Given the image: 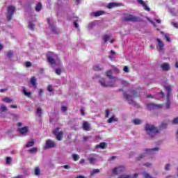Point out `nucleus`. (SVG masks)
<instances>
[{
	"label": "nucleus",
	"mask_w": 178,
	"mask_h": 178,
	"mask_svg": "<svg viewBox=\"0 0 178 178\" xmlns=\"http://www.w3.org/2000/svg\"><path fill=\"white\" fill-rule=\"evenodd\" d=\"M7 56L8 58L12 57L13 56V52L12 51H8Z\"/></svg>",
	"instance_id": "obj_55"
},
{
	"label": "nucleus",
	"mask_w": 178,
	"mask_h": 178,
	"mask_svg": "<svg viewBox=\"0 0 178 178\" xmlns=\"http://www.w3.org/2000/svg\"><path fill=\"white\" fill-rule=\"evenodd\" d=\"M143 158H145V154H140L139 156L136 157V160L137 161H141Z\"/></svg>",
	"instance_id": "obj_40"
},
{
	"label": "nucleus",
	"mask_w": 178,
	"mask_h": 178,
	"mask_svg": "<svg viewBox=\"0 0 178 178\" xmlns=\"http://www.w3.org/2000/svg\"><path fill=\"white\" fill-rule=\"evenodd\" d=\"M47 59L50 65H53L56 64V61L54 59V55H47Z\"/></svg>",
	"instance_id": "obj_14"
},
{
	"label": "nucleus",
	"mask_w": 178,
	"mask_h": 178,
	"mask_svg": "<svg viewBox=\"0 0 178 178\" xmlns=\"http://www.w3.org/2000/svg\"><path fill=\"white\" fill-rule=\"evenodd\" d=\"M26 67H30L31 66V63L30 61H28L25 64Z\"/></svg>",
	"instance_id": "obj_52"
},
{
	"label": "nucleus",
	"mask_w": 178,
	"mask_h": 178,
	"mask_svg": "<svg viewBox=\"0 0 178 178\" xmlns=\"http://www.w3.org/2000/svg\"><path fill=\"white\" fill-rule=\"evenodd\" d=\"M74 26L76 29H78L79 27V25L78 24V21H74Z\"/></svg>",
	"instance_id": "obj_50"
},
{
	"label": "nucleus",
	"mask_w": 178,
	"mask_h": 178,
	"mask_svg": "<svg viewBox=\"0 0 178 178\" xmlns=\"http://www.w3.org/2000/svg\"><path fill=\"white\" fill-rule=\"evenodd\" d=\"M51 20H52V19H51V18L47 19V22L49 23V29L52 31L53 33H54L55 34H57L56 28H55L54 25L51 24Z\"/></svg>",
	"instance_id": "obj_13"
},
{
	"label": "nucleus",
	"mask_w": 178,
	"mask_h": 178,
	"mask_svg": "<svg viewBox=\"0 0 178 178\" xmlns=\"http://www.w3.org/2000/svg\"><path fill=\"white\" fill-rule=\"evenodd\" d=\"M80 112H81V116H85V112L83 111V109H81Z\"/></svg>",
	"instance_id": "obj_62"
},
{
	"label": "nucleus",
	"mask_w": 178,
	"mask_h": 178,
	"mask_svg": "<svg viewBox=\"0 0 178 178\" xmlns=\"http://www.w3.org/2000/svg\"><path fill=\"white\" fill-rule=\"evenodd\" d=\"M90 138V136H84L83 137V141H88V139Z\"/></svg>",
	"instance_id": "obj_59"
},
{
	"label": "nucleus",
	"mask_w": 178,
	"mask_h": 178,
	"mask_svg": "<svg viewBox=\"0 0 178 178\" xmlns=\"http://www.w3.org/2000/svg\"><path fill=\"white\" fill-rule=\"evenodd\" d=\"M10 108H17V105H10Z\"/></svg>",
	"instance_id": "obj_61"
},
{
	"label": "nucleus",
	"mask_w": 178,
	"mask_h": 178,
	"mask_svg": "<svg viewBox=\"0 0 178 178\" xmlns=\"http://www.w3.org/2000/svg\"><path fill=\"white\" fill-rule=\"evenodd\" d=\"M97 148H102V149H104L106 147V143H99V145H97L96 146Z\"/></svg>",
	"instance_id": "obj_28"
},
{
	"label": "nucleus",
	"mask_w": 178,
	"mask_h": 178,
	"mask_svg": "<svg viewBox=\"0 0 178 178\" xmlns=\"http://www.w3.org/2000/svg\"><path fill=\"white\" fill-rule=\"evenodd\" d=\"M122 84L125 86H129V83L124 80L122 81Z\"/></svg>",
	"instance_id": "obj_51"
},
{
	"label": "nucleus",
	"mask_w": 178,
	"mask_h": 178,
	"mask_svg": "<svg viewBox=\"0 0 178 178\" xmlns=\"http://www.w3.org/2000/svg\"><path fill=\"white\" fill-rule=\"evenodd\" d=\"M76 178H86V177L83 175H78V177H76Z\"/></svg>",
	"instance_id": "obj_64"
},
{
	"label": "nucleus",
	"mask_w": 178,
	"mask_h": 178,
	"mask_svg": "<svg viewBox=\"0 0 178 178\" xmlns=\"http://www.w3.org/2000/svg\"><path fill=\"white\" fill-rule=\"evenodd\" d=\"M120 6V4L118 3H110L107 6V8H108V9H113L114 8L119 7Z\"/></svg>",
	"instance_id": "obj_19"
},
{
	"label": "nucleus",
	"mask_w": 178,
	"mask_h": 178,
	"mask_svg": "<svg viewBox=\"0 0 178 178\" xmlns=\"http://www.w3.org/2000/svg\"><path fill=\"white\" fill-rule=\"evenodd\" d=\"M160 67L162 69V71L168 72L170 70V65L168 63H164L160 65Z\"/></svg>",
	"instance_id": "obj_9"
},
{
	"label": "nucleus",
	"mask_w": 178,
	"mask_h": 178,
	"mask_svg": "<svg viewBox=\"0 0 178 178\" xmlns=\"http://www.w3.org/2000/svg\"><path fill=\"white\" fill-rule=\"evenodd\" d=\"M6 163L10 164L12 163V159L10 156L6 158Z\"/></svg>",
	"instance_id": "obj_37"
},
{
	"label": "nucleus",
	"mask_w": 178,
	"mask_h": 178,
	"mask_svg": "<svg viewBox=\"0 0 178 178\" xmlns=\"http://www.w3.org/2000/svg\"><path fill=\"white\" fill-rule=\"evenodd\" d=\"M123 71H124L126 73H129V67L124 66V67H123Z\"/></svg>",
	"instance_id": "obj_48"
},
{
	"label": "nucleus",
	"mask_w": 178,
	"mask_h": 178,
	"mask_svg": "<svg viewBox=\"0 0 178 178\" xmlns=\"http://www.w3.org/2000/svg\"><path fill=\"white\" fill-rule=\"evenodd\" d=\"M31 84L32 85V86H33V88L35 89H36L38 88V83H36V78L35 76H33L31 79Z\"/></svg>",
	"instance_id": "obj_18"
},
{
	"label": "nucleus",
	"mask_w": 178,
	"mask_h": 178,
	"mask_svg": "<svg viewBox=\"0 0 178 178\" xmlns=\"http://www.w3.org/2000/svg\"><path fill=\"white\" fill-rule=\"evenodd\" d=\"M138 176V174H134V177H132L131 175H120V177L118 178H137Z\"/></svg>",
	"instance_id": "obj_21"
},
{
	"label": "nucleus",
	"mask_w": 178,
	"mask_h": 178,
	"mask_svg": "<svg viewBox=\"0 0 178 178\" xmlns=\"http://www.w3.org/2000/svg\"><path fill=\"white\" fill-rule=\"evenodd\" d=\"M172 124H175V125H178V117L175 118L172 121Z\"/></svg>",
	"instance_id": "obj_45"
},
{
	"label": "nucleus",
	"mask_w": 178,
	"mask_h": 178,
	"mask_svg": "<svg viewBox=\"0 0 178 178\" xmlns=\"http://www.w3.org/2000/svg\"><path fill=\"white\" fill-rule=\"evenodd\" d=\"M2 101L6 103L13 102V99H11L10 97H5L4 99H2Z\"/></svg>",
	"instance_id": "obj_32"
},
{
	"label": "nucleus",
	"mask_w": 178,
	"mask_h": 178,
	"mask_svg": "<svg viewBox=\"0 0 178 178\" xmlns=\"http://www.w3.org/2000/svg\"><path fill=\"white\" fill-rule=\"evenodd\" d=\"M72 158L74 161H77L79 160V156H78V154H72Z\"/></svg>",
	"instance_id": "obj_39"
},
{
	"label": "nucleus",
	"mask_w": 178,
	"mask_h": 178,
	"mask_svg": "<svg viewBox=\"0 0 178 178\" xmlns=\"http://www.w3.org/2000/svg\"><path fill=\"white\" fill-rule=\"evenodd\" d=\"M55 147H56V144L51 140L49 139L46 141V145H44V149H51Z\"/></svg>",
	"instance_id": "obj_8"
},
{
	"label": "nucleus",
	"mask_w": 178,
	"mask_h": 178,
	"mask_svg": "<svg viewBox=\"0 0 178 178\" xmlns=\"http://www.w3.org/2000/svg\"><path fill=\"white\" fill-rule=\"evenodd\" d=\"M133 123L135 125H140V124H142V120L135 119V120H133Z\"/></svg>",
	"instance_id": "obj_30"
},
{
	"label": "nucleus",
	"mask_w": 178,
	"mask_h": 178,
	"mask_svg": "<svg viewBox=\"0 0 178 178\" xmlns=\"http://www.w3.org/2000/svg\"><path fill=\"white\" fill-rule=\"evenodd\" d=\"M136 1H138V3L143 7L144 10H146V11H150L151 10L149 6H147V5L145 3V2L144 1H143V0H136Z\"/></svg>",
	"instance_id": "obj_11"
},
{
	"label": "nucleus",
	"mask_w": 178,
	"mask_h": 178,
	"mask_svg": "<svg viewBox=\"0 0 178 178\" xmlns=\"http://www.w3.org/2000/svg\"><path fill=\"white\" fill-rule=\"evenodd\" d=\"M172 25H174V26H175V29H178V23H177V22H173V23H172Z\"/></svg>",
	"instance_id": "obj_60"
},
{
	"label": "nucleus",
	"mask_w": 178,
	"mask_h": 178,
	"mask_svg": "<svg viewBox=\"0 0 178 178\" xmlns=\"http://www.w3.org/2000/svg\"><path fill=\"white\" fill-rule=\"evenodd\" d=\"M37 114H38V116L40 118L42 117V108L40 107L37 108V111H36Z\"/></svg>",
	"instance_id": "obj_34"
},
{
	"label": "nucleus",
	"mask_w": 178,
	"mask_h": 178,
	"mask_svg": "<svg viewBox=\"0 0 178 178\" xmlns=\"http://www.w3.org/2000/svg\"><path fill=\"white\" fill-rule=\"evenodd\" d=\"M138 21V18L131 14H126L123 17V22H137Z\"/></svg>",
	"instance_id": "obj_4"
},
{
	"label": "nucleus",
	"mask_w": 178,
	"mask_h": 178,
	"mask_svg": "<svg viewBox=\"0 0 178 178\" xmlns=\"http://www.w3.org/2000/svg\"><path fill=\"white\" fill-rule=\"evenodd\" d=\"M89 163H90L91 164H94V161H95L96 159L93 158V157H90L88 159Z\"/></svg>",
	"instance_id": "obj_46"
},
{
	"label": "nucleus",
	"mask_w": 178,
	"mask_h": 178,
	"mask_svg": "<svg viewBox=\"0 0 178 178\" xmlns=\"http://www.w3.org/2000/svg\"><path fill=\"white\" fill-rule=\"evenodd\" d=\"M105 74L107 76V78H108L110 80L119 81V79H118L116 76H113V75H112L111 70L107 71L106 72H105Z\"/></svg>",
	"instance_id": "obj_10"
},
{
	"label": "nucleus",
	"mask_w": 178,
	"mask_h": 178,
	"mask_svg": "<svg viewBox=\"0 0 178 178\" xmlns=\"http://www.w3.org/2000/svg\"><path fill=\"white\" fill-rule=\"evenodd\" d=\"M43 92H44V90L42 89H40V90H39V95L40 96L43 95Z\"/></svg>",
	"instance_id": "obj_58"
},
{
	"label": "nucleus",
	"mask_w": 178,
	"mask_h": 178,
	"mask_svg": "<svg viewBox=\"0 0 178 178\" xmlns=\"http://www.w3.org/2000/svg\"><path fill=\"white\" fill-rule=\"evenodd\" d=\"M47 91H49V92H51L52 91H54V88H52L51 85L47 86Z\"/></svg>",
	"instance_id": "obj_47"
},
{
	"label": "nucleus",
	"mask_w": 178,
	"mask_h": 178,
	"mask_svg": "<svg viewBox=\"0 0 178 178\" xmlns=\"http://www.w3.org/2000/svg\"><path fill=\"white\" fill-rule=\"evenodd\" d=\"M156 41H157V43H158L159 47V50L163 51L164 44H163V41L159 38H157Z\"/></svg>",
	"instance_id": "obj_17"
},
{
	"label": "nucleus",
	"mask_w": 178,
	"mask_h": 178,
	"mask_svg": "<svg viewBox=\"0 0 178 178\" xmlns=\"http://www.w3.org/2000/svg\"><path fill=\"white\" fill-rule=\"evenodd\" d=\"M18 132L20 133L21 136H25L29 132L28 127L18 129Z\"/></svg>",
	"instance_id": "obj_12"
},
{
	"label": "nucleus",
	"mask_w": 178,
	"mask_h": 178,
	"mask_svg": "<svg viewBox=\"0 0 178 178\" xmlns=\"http://www.w3.org/2000/svg\"><path fill=\"white\" fill-rule=\"evenodd\" d=\"M83 129L85 131H90V124L88 122H83Z\"/></svg>",
	"instance_id": "obj_16"
},
{
	"label": "nucleus",
	"mask_w": 178,
	"mask_h": 178,
	"mask_svg": "<svg viewBox=\"0 0 178 178\" xmlns=\"http://www.w3.org/2000/svg\"><path fill=\"white\" fill-rule=\"evenodd\" d=\"M63 168H65V170H70V166L69 165H63Z\"/></svg>",
	"instance_id": "obj_57"
},
{
	"label": "nucleus",
	"mask_w": 178,
	"mask_h": 178,
	"mask_svg": "<svg viewBox=\"0 0 178 178\" xmlns=\"http://www.w3.org/2000/svg\"><path fill=\"white\" fill-rule=\"evenodd\" d=\"M118 81H111V82H108L107 83H106V79L104 78H101L99 80V83L101 84V86L102 87L104 88H108V87H115V82Z\"/></svg>",
	"instance_id": "obj_3"
},
{
	"label": "nucleus",
	"mask_w": 178,
	"mask_h": 178,
	"mask_svg": "<svg viewBox=\"0 0 178 178\" xmlns=\"http://www.w3.org/2000/svg\"><path fill=\"white\" fill-rule=\"evenodd\" d=\"M164 88L166 90V103L165 106L167 109L170 108L171 106V98H172V89L169 86H164Z\"/></svg>",
	"instance_id": "obj_2"
},
{
	"label": "nucleus",
	"mask_w": 178,
	"mask_h": 178,
	"mask_svg": "<svg viewBox=\"0 0 178 178\" xmlns=\"http://www.w3.org/2000/svg\"><path fill=\"white\" fill-rule=\"evenodd\" d=\"M105 118H109V111H105Z\"/></svg>",
	"instance_id": "obj_54"
},
{
	"label": "nucleus",
	"mask_w": 178,
	"mask_h": 178,
	"mask_svg": "<svg viewBox=\"0 0 178 178\" xmlns=\"http://www.w3.org/2000/svg\"><path fill=\"white\" fill-rule=\"evenodd\" d=\"M167 128V124L162 122L161 125L159 127V128H156L155 126L150 124H145V131L147 134L150 136L151 138L155 137L156 134H159L160 131L166 129Z\"/></svg>",
	"instance_id": "obj_1"
},
{
	"label": "nucleus",
	"mask_w": 178,
	"mask_h": 178,
	"mask_svg": "<svg viewBox=\"0 0 178 178\" xmlns=\"http://www.w3.org/2000/svg\"><path fill=\"white\" fill-rule=\"evenodd\" d=\"M110 38H111V36H109L107 34H105L104 36H102V40H104V43H106V42H108Z\"/></svg>",
	"instance_id": "obj_25"
},
{
	"label": "nucleus",
	"mask_w": 178,
	"mask_h": 178,
	"mask_svg": "<svg viewBox=\"0 0 178 178\" xmlns=\"http://www.w3.org/2000/svg\"><path fill=\"white\" fill-rule=\"evenodd\" d=\"M28 27H29V29L33 31L34 28L35 27V24H33V23L29 22V25H28Z\"/></svg>",
	"instance_id": "obj_33"
},
{
	"label": "nucleus",
	"mask_w": 178,
	"mask_h": 178,
	"mask_svg": "<svg viewBox=\"0 0 178 178\" xmlns=\"http://www.w3.org/2000/svg\"><path fill=\"white\" fill-rule=\"evenodd\" d=\"M104 14V11H96L94 13V17H100Z\"/></svg>",
	"instance_id": "obj_27"
},
{
	"label": "nucleus",
	"mask_w": 178,
	"mask_h": 178,
	"mask_svg": "<svg viewBox=\"0 0 178 178\" xmlns=\"http://www.w3.org/2000/svg\"><path fill=\"white\" fill-rule=\"evenodd\" d=\"M99 172H100V170H99V169H94V170L91 172L90 175H91V176H93V175H95V174L98 173Z\"/></svg>",
	"instance_id": "obj_38"
},
{
	"label": "nucleus",
	"mask_w": 178,
	"mask_h": 178,
	"mask_svg": "<svg viewBox=\"0 0 178 178\" xmlns=\"http://www.w3.org/2000/svg\"><path fill=\"white\" fill-rule=\"evenodd\" d=\"M67 108L66 106H63L61 108V111L63 113H65L67 111Z\"/></svg>",
	"instance_id": "obj_53"
},
{
	"label": "nucleus",
	"mask_w": 178,
	"mask_h": 178,
	"mask_svg": "<svg viewBox=\"0 0 178 178\" xmlns=\"http://www.w3.org/2000/svg\"><path fill=\"white\" fill-rule=\"evenodd\" d=\"M41 10H42V3L39 2L38 3H37L36 6H35V10H36V12H40Z\"/></svg>",
	"instance_id": "obj_22"
},
{
	"label": "nucleus",
	"mask_w": 178,
	"mask_h": 178,
	"mask_svg": "<svg viewBox=\"0 0 178 178\" xmlns=\"http://www.w3.org/2000/svg\"><path fill=\"white\" fill-rule=\"evenodd\" d=\"M159 105H156L153 103L147 104V108H148L149 111H153L154 109L159 108Z\"/></svg>",
	"instance_id": "obj_15"
},
{
	"label": "nucleus",
	"mask_w": 178,
	"mask_h": 178,
	"mask_svg": "<svg viewBox=\"0 0 178 178\" xmlns=\"http://www.w3.org/2000/svg\"><path fill=\"white\" fill-rule=\"evenodd\" d=\"M35 144V142H34L33 140L29 141L28 143H26V147L29 148L31 147H33Z\"/></svg>",
	"instance_id": "obj_24"
},
{
	"label": "nucleus",
	"mask_w": 178,
	"mask_h": 178,
	"mask_svg": "<svg viewBox=\"0 0 178 178\" xmlns=\"http://www.w3.org/2000/svg\"><path fill=\"white\" fill-rule=\"evenodd\" d=\"M170 170V164H166V165H165V170L169 171Z\"/></svg>",
	"instance_id": "obj_49"
},
{
	"label": "nucleus",
	"mask_w": 178,
	"mask_h": 178,
	"mask_svg": "<svg viewBox=\"0 0 178 178\" xmlns=\"http://www.w3.org/2000/svg\"><path fill=\"white\" fill-rule=\"evenodd\" d=\"M113 122H118V119L115 118V115H113L107 120V123L108 124H111Z\"/></svg>",
	"instance_id": "obj_23"
},
{
	"label": "nucleus",
	"mask_w": 178,
	"mask_h": 178,
	"mask_svg": "<svg viewBox=\"0 0 178 178\" xmlns=\"http://www.w3.org/2000/svg\"><path fill=\"white\" fill-rule=\"evenodd\" d=\"M110 54L111 55H115L116 54V53L113 50H111V51H110Z\"/></svg>",
	"instance_id": "obj_63"
},
{
	"label": "nucleus",
	"mask_w": 178,
	"mask_h": 178,
	"mask_svg": "<svg viewBox=\"0 0 178 178\" xmlns=\"http://www.w3.org/2000/svg\"><path fill=\"white\" fill-rule=\"evenodd\" d=\"M123 97L128 102L130 105H136V102L133 100L131 95H129L127 92H123Z\"/></svg>",
	"instance_id": "obj_6"
},
{
	"label": "nucleus",
	"mask_w": 178,
	"mask_h": 178,
	"mask_svg": "<svg viewBox=\"0 0 178 178\" xmlns=\"http://www.w3.org/2000/svg\"><path fill=\"white\" fill-rule=\"evenodd\" d=\"M15 11V7L13 6H8V13H7V20L8 22H10L12 20V17L13 16V14Z\"/></svg>",
	"instance_id": "obj_5"
},
{
	"label": "nucleus",
	"mask_w": 178,
	"mask_h": 178,
	"mask_svg": "<svg viewBox=\"0 0 178 178\" xmlns=\"http://www.w3.org/2000/svg\"><path fill=\"white\" fill-rule=\"evenodd\" d=\"M124 170V167L120 166V167H118V168L113 169V172L116 173L117 171L121 172H123Z\"/></svg>",
	"instance_id": "obj_20"
},
{
	"label": "nucleus",
	"mask_w": 178,
	"mask_h": 178,
	"mask_svg": "<svg viewBox=\"0 0 178 178\" xmlns=\"http://www.w3.org/2000/svg\"><path fill=\"white\" fill-rule=\"evenodd\" d=\"M59 128H56L55 131H53V134L56 136V139H57L58 141H61L63 138V131H59Z\"/></svg>",
	"instance_id": "obj_7"
},
{
	"label": "nucleus",
	"mask_w": 178,
	"mask_h": 178,
	"mask_svg": "<svg viewBox=\"0 0 178 178\" xmlns=\"http://www.w3.org/2000/svg\"><path fill=\"white\" fill-rule=\"evenodd\" d=\"M165 39L168 42H170V38H169L168 35H165Z\"/></svg>",
	"instance_id": "obj_56"
},
{
	"label": "nucleus",
	"mask_w": 178,
	"mask_h": 178,
	"mask_svg": "<svg viewBox=\"0 0 178 178\" xmlns=\"http://www.w3.org/2000/svg\"><path fill=\"white\" fill-rule=\"evenodd\" d=\"M38 147H33V148H31V149H29V152L33 154V153H36V152H38Z\"/></svg>",
	"instance_id": "obj_29"
},
{
	"label": "nucleus",
	"mask_w": 178,
	"mask_h": 178,
	"mask_svg": "<svg viewBox=\"0 0 178 178\" xmlns=\"http://www.w3.org/2000/svg\"><path fill=\"white\" fill-rule=\"evenodd\" d=\"M159 149L158 147H154L153 149H145L146 152H156L159 151Z\"/></svg>",
	"instance_id": "obj_31"
},
{
	"label": "nucleus",
	"mask_w": 178,
	"mask_h": 178,
	"mask_svg": "<svg viewBox=\"0 0 178 178\" xmlns=\"http://www.w3.org/2000/svg\"><path fill=\"white\" fill-rule=\"evenodd\" d=\"M34 175H40V169L38 167L34 168Z\"/></svg>",
	"instance_id": "obj_26"
},
{
	"label": "nucleus",
	"mask_w": 178,
	"mask_h": 178,
	"mask_svg": "<svg viewBox=\"0 0 178 178\" xmlns=\"http://www.w3.org/2000/svg\"><path fill=\"white\" fill-rule=\"evenodd\" d=\"M93 70H94L95 71H102V70H103V68H101V67H100L99 66H98V65H94Z\"/></svg>",
	"instance_id": "obj_35"
},
{
	"label": "nucleus",
	"mask_w": 178,
	"mask_h": 178,
	"mask_svg": "<svg viewBox=\"0 0 178 178\" xmlns=\"http://www.w3.org/2000/svg\"><path fill=\"white\" fill-rule=\"evenodd\" d=\"M132 94H133V97L134 98H137L138 97V92L136 91V90H132Z\"/></svg>",
	"instance_id": "obj_44"
},
{
	"label": "nucleus",
	"mask_w": 178,
	"mask_h": 178,
	"mask_svg": "<svg viewBox=\"0 0 178 178\" xmlns=\"http://www.w3.org/2000/svg\"><path fill=\"white\" fill-rule=\"evenodd\" d=\"M23 92H24V94H25V95L26 96V97H31V92H28V91H26V90H23Z\"/></svg>",
	"instance_id": "obj_43"
},
{
	"label": "nucleus",
	"mask_w": 178,
	"mask_h": 178,
	"mask_svg": "<svg viewBox=\"0 0 178 178\" xmlns=\"http://www.w3.org/2000/svg\"><path fill=\"white\" fill-rule=\"evenodd\" d=\"M143 175L144 176V178H153L149 175V174H147V172H143Z\"/></svg>",
	"instance_id": "obj_41"
},
{
	"label": "nucleus",
	"mask_w": 178,
	"mask_h": 178,
	"mask_svg": "<svg viewBox=\"0 0 178 178\" xmlns=\"http://www.w3.org/2000/svg\"><path fill=\"white\" fill-rule=\"evenodd\" d=\"M7 111H8V108L4 104L1 105V112H5Z\"/></svg>",
	"instance_id": "obj_36"
},
{
	"label": "nucleus",
	"mask_w": 178,
	"mask_h": 178,
	"mask_svg": "<svg viewBox=\"0 0 178 178\" xmlns=\"http://www.w3.org/2000/svg\"><path fill=\"white\" fill-rule=\"evenodd\" d=\"M55 73L58 76L61 75V70L60 68H56V70H55Z\"/></svg>",
	"instance_id": "obj_42"
}]
</instances>
